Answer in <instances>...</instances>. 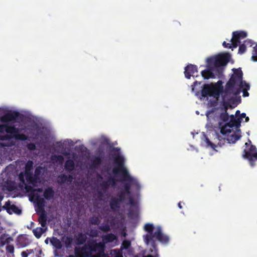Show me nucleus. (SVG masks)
<instances>
[{
    "label": "nucleus",
    "mask_w": 257,
    "mask_h": 257,
    "mask_svg": "<svg viewBox=\"0 0 257 257\" xmlns=\"http://www.w3.org/2000/svg\"><path fill=\"white\" fill-rule=\"evenodd\" d=\"M144 230L148 232L143 236L144 240L147 245H151L149 251L154 255H158V248L156 239L163 244H167L169 241L168 235L164 234L160 226H158L156 230L153 232L154 226L153 224L147 223L144 226Z\"/></svg>",
    "instance_id": "obj_1"
},
{
    "label": "nucleus",
    "mask_w": 257,
    "mask_h": 257,
    "mask_svg": "<svg viewBox=\"0 0 257 257\" xmlns=\"http://www.w3.org/2000/svg\"><path fill=\"white\" fill-rule=\"evenodd\" d=\"M116 238V236L110 233L102 236L104 242H96L95 240L88 241L81 248V257H93L92 252H97L99 255L103 254L105 248L104 243L111 242Z\"/></svg>",
    "instance_id": "obj_2"
},
{
    "label": "nucleus",
    "mask_w": 257,
    "mask_h": 257,
    "mask_svg": "<svg viewBox=\"0 0 257 257\" xmlns=\"http://www.w3.org/2000/svg\"><path fill=\"white\" fill-rule=\"evenodd\" d=\"M230 56L229 54H223L218 55L213 58L207 59L208 65L212 66L217 72L218 76L222 75L223 69L222 66H225L229 61Z\"/></svg>",
    "instance_id": "obj_3"
},
{
    "label": "nucleus",
    "mask_w": 257,
    "mask_h": 257,
    "mask_svg": "<svg viewBox=\"0 0 257 257\" xmlns=\"http://www.w3.org/2000/svg\"><path fill=\"white\" fill-rule=\"evenodd\" d=\"M232 70L233 74L226 84L225 92L237 95L240 93V90H235L234 88L235 85L242 80L243 73L240 68H234Z\"/></svg>",
    "instance_id": "obj_4"
},
{
    "label": "nucleus",
    "mask_w": 257,
    "mask_h": 257,
    "mask_svg": "<svg viewBox=\"0 0 257 257\" xmlns=\"http://www.w3.org/2000/svg\"><path fill=\"white\" fill-rule=\"evenodd\" d=\"M222 91V87H218L216 84H205L201 90L202 97H213L216 99L219 97Z\"/></svg>",
    "instance_id": "obj_5"
},
{
    "label": "nucleus",
    "mask_w": 257,
    "mask_h": 257,
    "mask_svg": "<svg viewBox=\"0 0 257 257\" xmlns=\"http://www.w3.org/2000/svg\"><path fill=\"white\" fill-rule=\"evenodd\" d=\"M229 121L223 125V122H219L218 125L220 128V133L223 135L231 133L233 127L238 128L240 126L241 118H236L233 115L229 116Z\"/></svg>",
    "instance_id": "obj_6"
},
{
    "label": "nucleus",
    "mask_w": 257,
    "mask_h": 257,
    "mask_svg": "<svg viewBox=\"0 0 257 257\" xmlns=\"http://www.w3.org/2000/svg\"><path fill=\"white\" fill-rule=\"evenodd\" d=\"M247 37V33L244 31H235L232 33V37L230 40V43H226L224 41L222 45L226 48H235L240 43L241 39H244Z\"/></svg>",
    "instance_id": "obj_7"
},
{
    "label": "nucleus",
    "mask_w": 257,
    "mask_h": 257,
    "mask_svg": "<svg viewBox=\"0 0 257 257\" xmlns=\"http://www.w3.org/2000/svg\"><path fill=\"white\" fill-rule=\"evenodd\" d=\"M242 157L247 159L251 167L255 165L254 162L257 161V150L255 146L250 145L248 149H244Z\"/></svg>",
    "instance_id": "obj_8"
},
{
    "label": "nucleus",
    "mask_w": 257,
    "mask_h": 257,
    "mask_svg": "<svg viewBox=\"0 0 257 257\" xmlns=\"http://www.w3.org/2000/svg\"><path fill=\"white\" fill-rule=\"evenodd\" d=\"M114 162L117 165V167L113 168L112 170L114 174L120 173L123 177L125 176V172L128 173L124 167V159L123 156L117 154L114 157Z\"/></svg>",
    "instance_id": "obj_9"
},
{
    "label": "nucleus",
    "mask_w": 257,
    "mask_h": 257,
    "mask_svg": "<svg viewBox=\"0 0 257 257\" xmlns=\"http://www.w3.org/2000/svg\"><path fill=\"white\" fill-rule=\"evenodd\" d=\"M19 115V112L17 111L7 112L0 117V120L3 123L14 121L18 118Z\"/></svg>",
    "instance_id": "obj_10"
},
{
    "label": "nucleus",
    "mask_w": 257,
    "mask_h": 257,
    "mask_svg": "<svg viewBox=\"0 0 257 257\" xmlns=\"http://www.w3.org/2000/svg\"><path fill=\"white\" fill-rule=\"evenodd\" d=\"M3 208L6 210L7 212L9 214H12L14 213L16 214L20 215L22 213V210L16 205H11L10 200H8L5 203V204L3 206Z\"/></svg>",
    "instance_id": "obj_11"
},
{
    "label": "nucleus",
    "mask_w": 257,
    "mask_h": 257,
    "mask_svg": "<svg viewBox=\"0 0 257 257\" xmlns=\"http://www.w3.org/2000/svg\"><path fill=\"white\" fill-rule=\"evenodd\" d=\"M209 66V69L201 71V75L205 79L215 78V75L218 76L217 72L216 70L212 66Z\"/></svg>",
    "instance_id": "obj_12"
},
{
    "label": "nucleus",
    "mask_w": 257,
    "mask_h": 257,
    "mask_svg": "<svg viewBox=\"0 0 257 257\" xmlns=\"http://www.w3.org/2000/svg\"><path fill=\"white\" fill-rule=\"evenodd\" d=\"M197 67L193 64H189L185 68L184 74L185 77L190 79L191 76L194 77L195 73H197Z\"/></svg>",
    "instance_id": "obj_13"
},
{
    "label": "nucleus",
    "mask_w": 257,
    "mask_h": 257,
    "mask_svg": "<svg viewBox=\"0 0 257 257\" xmlns=\"http://www.w3.org/2000/svg\"><path fill=\"white\" fill-rule=\"evenodd\" d=\"M124 181L130 182L132 186L134 187L137 190L140 189L141 186L138 180L131 177L128 173L125 172V176L122 177Z\"/></svg>",
    "instance_id": "obj_14"
},
{
    "label": "nucleus",
    "mask_w": 257,
    "mask_h": 257,
    "mask_svg": "<svg viewBox=\"0 0 257 257\" xmlns=\"http://www.w3.org/2000/svg\"><path fill=\"white\" fill-rule=\"evenodd\" d=\"M7 124H0V141L10 140L13 138L11 135L5 134Z\"/></svg>",
    "instance_id": "obj_15"
},
{
    "label": "nucleus",
    "mask_w": 257,
    "mask_h": 257,
    "mask_svg": "<svg viewBox=\"0 0 257 257\" xmlns=\"http://www.w3.org/2000/svg\"><path fill=\"white\" fill-rule=\"evenodd\" d=\"M235 101L234 98H231L229 99L228 101L224 100V97L223 100L221 102L220 109L224 112H227V110L229 107H231L230 103H234Z\"/></svg>",
    "instance_id": "obj_16"
},
{
    "label": "nucleus",
    "mask_w": 257,
    "mask_h": 257,
    "mask_svg": "<svg viewBox=\"0 0 257 257\" xmlns=\"http://www.w3.org/2000/svg\"><path fill=\"white\" fill-rule=\"evenodd\" d=\"M73 179V178L71 175H66L65 174H62L58 177V183L60 184H62L68 182L71 183Z\"/></svg>",
    "instance_id": "obj_17"
},
{
    "label": "nucleus",
    "mask_w": 257,
    "mask_h": 257,
    "mask_svg": "<svg viewBox=\"0 0 257 257\" xmlns=\"http://www.w3.org/2000/svg\"><path fill=\"white\" fill-rule=\"evenodd\" d=\"M121 202L116 197H112L109 202V206L112 210L114 211L120 208Z\"/></svg>",
    "instance_id": "obj_18"
},
{
    "label": "nucleus",
    "mask_w": 257,
    "mask_h": 257,
    "mask_svg": "<svg viewBox=\"0 0 257 257\" xmlns=\"http://www.w3.org/2000/svg\"><path fill=\"white\" fill-rule=\"evenodd\" d=\"M47 221V215L46 211L43 209L40 213L38 218V221L43 227L46 226Z\"/></svg>",
    "instance_id": "obj_19"
},
{
    "label": "nucleus",
    "mask_w": 257,
    "mask_h": 257,
    "mask_svg": "<svg viewBox=\"0 0 257 257\" xmlns=\"http://www.w3.org/2000/svg\"><path fill=\"white\" fill-rule=\"evenodd\" d=\"M87 236L81 232L79 233L75 238V243L77 245L83 244L86 241Z\"/></svg>",
    "instance_id": "obj_20"
},
{
    "label": "nucleus",
    "mask_w": 257,
    "mask_h": 257,
    "mask_svg": "<svg viewBox=\"0 0 257 257\" xmlns=\"http://www.w3.org/2000/svg\"><path fill=\"white\" fill-rule=\"evenodd\" d=\"M43 196L48 200L52 199L54 196V191L53 188L51 187L46 188L44 190Z\"/></svg>",
    "instance_id": "obj_21"
},
{
    "label": "nucleus",
    "mask_w": 257,
    "mask_h": 257,
    "mask_svg": "<svg viewBox=\"0 0 257 257\" xmlns=\"http://www.w3.org/2000/svg\"><path fill=\"white\" fill-rule=\"evenodd\" d=\"M64 167L67 172H71L74 170V162L72 159H68L65 162Z\"/></svg>",
    "instance_id": "obj_22"
},
{
    "label": "nucleus",
    "mask_w": 257,
    "mask_h": 257,
    "mask_svg": "<svg viewBox=\"0 0 257 257\" xmlns=\"http://www.w3.org/2000/svg\"><path fill=\"white\" fill-rule=\"evenodd\" d=\"M225 136H227V141L228 143H234L237 140H238L241 137L240 135L236 134L235 133H234L230 136H229V134H227Z\"/></svg>",
    "instance_id": "obj_23"
},
{
    "label": "nucleus",
    "mask_w": 257,
    "mask_h": 257,
    "mask_svg": "<svg viewBox=\"0 0 257 257\" xmlns=\"http://www.w3.org/2000/svg\"><path fill=\"white\" fill-rule=\"evenodd\" d=\"M13 240V239L12 237L7 236V235L2 234L0 236V245L4 246L6 244H9Z\"/></svg>",
    "instance_id": "obj_24"
},
{
    "label": "nucleus",
    "mask_w": 257,
    "mask_h": 257,
    "mask_svg": "<svg viewBox=\"0 0 257 257\" xmlns=\"http://www.w3.org/2000/svg\"><path fill=\"white\" fill-rule=\"evenodd\" d=\"M102 162V158L100 156L95 157L92 161H91V168H97L99 166H100Z\"/></svg>",
    "instance_id": "obj_25"
},
{
    "label": "nucleus",
    "mask_w": 257,
    "mask_h": 257,
    "mask_svg": "<svg viewBox=\"0 0 257 257\" xmlns=\"http://www.w3.org/2000/svg\"><path fill=\"white\" fill-rule=\"evenodd\" d=\"M25 175L26 177V179L29 183L35 184V183L38 182L36 179L34 178V175H33L32 172L25 173Z\"/></svg>",
    "instance_id": "obj_26"
},
{
    "label": "nucleus",
    "mask_w": 257,
    "mask_h": 257,
    "mask_svg": "<svg viewBox=\"0 0 257 257\" xmlns=\"http://www.w3.org/2000/svg\"><path fill=\"white\" fill-rule=\"evenodd\" d=\"M219 119L220 120V122H223V125H224V122H227L229 119V116L227 112L223 111L221 112L219 116Z\"/></svg>",
    "instance_id": "obj_27"
},
{
    "label": "nucleus",
    "mask_w": 257,
    "mask_h": 257,
    "mask_svg": "<svg viewBox=\"0 0 257 257\" xmlns=\"http://www.w3.org/2000/svg\"><path fill=\"white\" fill-rule=\"evenodd\" d=\"M44 231L45 230L41 227H37L33 230L34 235L37 238H40Z\"/></svg>",
    "instance_id": "obj_28"
},
{
    "label": "nucleus",
    "mask_w": 257,
    "mask_h": 257,
    "mask_svg": "<svg viewBox=\"0 0 257 257\" xmlns=\"http://www.w3.org/2000/svg\"><path fill=\"white\" fill-rule=\"evenodd\" d=\"M43 168L41 166L37 167L35 170L34 178L36 179L38 182H39L40 179V175L42 173Z\"/></svg>",
    "instance_id": "obj_29"
},
{
    "label": "nucleus",
    "mask_w": 257,
    "mask_h": 257,
    "mask_svg": "<svg viewBox=\"0 0 257 257\" xmlns=\"http://www.w3.org/2000/svg\"><path fill=\"white\" fill-rule=\"evenodd\" d=\"M63 241L67 248L70 247L73 242V238L70 236L63 238Z\"/></svg>",
    "instance_id": "obj_30"
},
{
    "label": "nucleus",
    "mask_w": 257,
    "mask_h": 257,
    "mask_svg": "<svg viewBox=\"0 0 257 257\" xmlns=\"http://www.w3.org/2000/svg\"><path fill=\"white\" fill-rule=\"evenodd\" d=\"M239 88L237 89L236 90H239L240 91V89L244 90H248L249 89L250 86L249 84L247 83L245 81H242V80L239 82Z\"/></svg>",
    "instance_id": "obj_31"
},
{
    "label": "nucleus",
    "mask_w": 257,
    "mask_h": 257,
    "mask_svg": "<svg viewBox=\"0 0 257 257\" xmlns=\"http://www.w3.org/2000/svg\"><path fill=\"white\" fill-rule=\"evenodd\" d=\"M33 162L32 161L29 160L25 165V173L32 172L33 168Z\"/></svg>",
    "instance_id": "obj_32"
},
{
    "label": "nucleus",
    "mask_w": 257,
    "mask_h": 257,
    "mask_svg": "<svg viewBox=\"0 0 257 257\" xmlns=\"http://www.w3.org/2000/svg\"><path fill=\"white\" fill-rule=\"evenodd\" d=\"M37 202L38 206L40 208L42 209V210L43 209H44V207L45 206V202L44 198H41L39 196H38L37 198Z\"/></svg>",
    "instance_id": "obj_33"
},
{
    "label": "nucleus",
    "mask_w": 257,
    "mask_h": 257,
    "mask_svg": "<svg viewBox=\"0 0 257 257\" xmlns=\"http://www.w3.org/2000/svg\"><path fill=\"white\" fill-rule=\"evenodd\" d=\"M124 190L122 191L125 192L127 195H130L131 194V184L130 182H127L124 184Z\"/></svg>",
    "instance_id": "obj_34"
},
{
    "label": "nucleus",
    "mask_w": 257,
    "mask_h": 257,
    "mask_svg": "<svg viewBox=\"0 0 257 257\" xmlns=\"http://www.w3.org/2000/svg\"><path fill=\"white\" fill-rule=\"evenodd\" d=\"M89 222L91 224L98 225L100 222V220L98 217L93 216L89 219Z\"/></svg>",
    "instance_id": "obj_35"
},
{
    "label": "nucleus",
    "mask_w": 257,
    "mask_h": 257,
    "mask_svg": "<svg viewBox=\"0 0 257 257\" xmlns=\"http://www.w3.org/2000/svg\"><path fill=\"white\" fill-rule=\"evenodd\" d=\"M53 245L57 248L60 249L62 247L61 242L57 238H54L53 241H51Z\"/></svg>",
    "instance_id": "obj_36"
},
{
    "label": "nucleus",
    "mask_w": 257,
    "mask_h": 257,
    "mask_svg": "<svg viewBox=\"0 0 257 257\" xmlns=\"http://www.w3.org/2000/svg\"><path fill=\"white\" fill-rule=\"evenodd\" d=\"M100 186L104 192H106L110 186L107 180L103 181Z\"/></svg>",
    "instance_id": "obj_37"
},
{
    "label": "nucleus",
    "mask_w": 257,
    "mask_h": 257,
    "mask_svg": "<svg viewBox=\"0 0 257 257\" xmlns=\"http://www.w3.org/2000/svg\"><path fill=\"white\" fill-rule=\"evenodd\" d=\"M125 195H127L125 192L122 190L117 194V199L121 202H123L125 200Z\"/></svg>",
    "instance_id": "obj_38"
},
{
    "label": "nucleus",
    "mask_w": 257,
    "mask_h": 257,
    "mask_svg": "<svg viewBox=\"0 0 257 257\" xmlns=\"http://www.w3.org/2000/svg\"><path fill=\"white\" fill-rule=\"evenodd\" d=\"M217 139L218 141V145L220 147L223 146L227 141V138H223L220 136H217Z\"/></svg>",
    "instance_id": "obj_39"
},
{
    "label": "nucleus",
    "mask_w": 257,
    "mask_h": 257,
    "mask_svg": "<svg viewBox=\"0 0 257 257\" xmlns=\"http://www.w3.org/2000/svg\"><path fill=\"white\" fill-rule=\"evenodd\" d=\"M15 126L14 125H8L7 124V126L6 128V132L7 134H8V135L12 136L13 131L15 130V129H14Z\"/></svg>",
    "instance_id": "obj_40"
},
{
    "label": "nucleus",
    "mask_w": 257,
    "mask_h": 257,
    "mask_svg": "<svg viewBox=\"0 0 257 257\" xmlns=\"http://www.w3.org/2000/svg\"><path fill=\"white\" fill-rule=\"evenodd\" d=\"M252 54V60L257 61V44L253 47Z\"/></svg>",
    "instance_id": "obj_41"
},
{
    "label": "nucleus",
    "mask_w": 257,
    "mask_h": 257,
    "mask_svg": "<svg viewBox=\"0 0 257 257\" xmlns=\"http://www.w3.org/2000/svg\"><path fill=\"white\" fill-rule=\"evenodd\" d=\"M99 229L103 232H108L110 230V228L108 224L106 223L99 226Z\"/></svg>",
    "instance_id": "obj_42"
},
{
    "label": "nucleus",
    "mask_w": 257,
    "mask_h": 257,
    "mask_svg": "<svg viewBox=\"0 0 257 257\" xmlns=\"http://www.w3.org/2000/svg\"><path fill=\"white\" fill-rule=\"evenodd\" d=\"M109 186L114 187L116 185V180L114 177H110L107 180Z\"/></svg>",
    "instance_id": "obj_43"
},
{
    "label": "nucleus",
    "mask_w": 257,
    "mask_h": 257,
    "mask_svg": "<svg viewBox=\"0 0 257 257\" xmlns=\"http://www.w3.org/2000/svg\"><path fill=\"white\" fill-rule=\"evenodd\" d=\"M246 47L245 44H242L239 45L238 49V53L240 54H243L246 51Z\"/></svg>",
    "instance_id": "obj_44"
},
{
    "label": "nucleus",
    "mask_w": 257,
    "mask_h": 257,
    "mask_svg": "<svg viewBox=\"0 0 257 257\" xmlns=\"http://www.w3.org/2000/svg\"><path fill=\"white\" fill-rule=\"evenodd\" d=\"M28 139V137L24 134H20L19 135H17L16 140L21 141H26Z\"/></svg>",
    "instance_id": "obj_45"
},
{
    "label": "nucleus",
    "mask_w": 257,
    "mask_h": 257,
    "mask_svg": "<svg viewBox=\"0 0 257 257\" xmlns=\"http://www.w3.org/2000/svg\"><path fill=\"white\" fill-rule=\"evenodd\" d=\"M205 142L207 146L210 147L213 149H215L216 147V146L212 143L207 137H205Z\"/></svg>",
    "instance_id": "obj_46"
},
{
    "label": "nucleus",
    "mask_w": 257,
    "mask_h": 257,
    "mask_svg": "<svg viewBox=\"0 0 257 257\" xmlns=\"http://www.w3.org/2000/svg\"><path fill=\"white\" fill-rule=\"evenodd\" d=\"M210 106L214 107V108H212V109L210 111V112L213 113L216 110H217L218 109V108L215 107L217 104V99L216 100H215L213 101L210 102Z\"/></svg>",
    "instance_id": "obj_47"
},
{
    "label": "nucleus",
    "mask_w": 257,
    "mask_h": 257,
    "mask_svg": "<svg viewBox=\"0 0 257 257\" xmlns=\"http://www.w3.org/2000/svg\"><path fill=\"white\" fill-rule=\"evenodd\" d=\"M27 149L30 151H34L36 149V147L35 144L30 143L27 145Z\"/></svg>",
    "instance_id": "obj_48"
},
{
    "label": "nucleus",
    "mask_w": 257,
    "mask_h": 257,
    "mask_svg": "<svg viewBox=\"0 0 257 257\" xmlns=\"http://www.w3.org/2000/svg\"><path fill=\"white\" fill-rule=\"evenodd\" d=\"M25 188L27 192H34L36 191L32 186L27 184H25Z\"/></svg>",
    "instance_id": "obj_49"
},
{
    "label": "nucleus",
    "mask_w": 257,
    "mask_h": 257,
    "mask_svg": "<svg viewBox=\"0 0 257 257\" xmlns=\"http://www.w3.org/2000/svg\"><path fill=\"white\" fill-rule=\"evenodd\" d=\"M131 245V242L128 240H124L122 242L121 246L124 249H127Z\"/></svg>",
    "instance_id": "obj_50"
},
{
    "label": "nucleus",
    "mask_w": 257,
    "mask_h": 257,
    "mask_svg": "<svg viewBox=\"0 0 257 257\" xmlns=\"http://www.w3.org/2000/svg\"><path fill=\"white\" fill-rule=\"evenodd\" d=\"M14 129L15 130L13 131L12 136L13 137V138H15L16 139L17 135H19L20 131L18 128L16 127V126H15Z\"/></svg>",
    "instance_id": "obj_51"
},
{
    "label": "nucleus",
    "mask_w": 257,
    "mask_h": 257,
    "mask_svg": "<svg viewBox=\"0 0 257 257\" xmlns=\"http://www.w3.org/2000/svg\"><path fill=\"white\" fill-rule=\"evenodd\" d=\"M25 176V173H24L23 172H21L19 175V179L20 182L23 184H25V180L24 179Z\"/></svg>",
    "instance_id": "obj_52"
},
{
    "label": "nucleus",
    "mask_w": 257,
    "mask_h": 257,
    "mask_svg": "<svg viewBox=\"0 0 257 257\" xmlns=\"http://www.w3.org/2000/svg\"><path fill=\"white\" fill-rule=\"evenodd\" d=\"M6 250L9 253H13L14 252V247L13 245H8L6 247Z\"/></svg>",
    "instance_id": "obj_53"
},
{
    "label": "nucleus",
    "mask_w": 257,
    "mask_h": 257,
    "mask_svg": "<svg viewBox=\"0 0 257 257\" xmlns=\"http://www.w3.org/2000/svg\"><path fill=\"white\" fill-rule=\"evenodd\" d=\"M90 235L92 237H97L98 235V233L97 230L91 229L90 231Z\"/></svg>",
    "instance_id": "obj_54"
},
{
    "label": "nucleus",
    "mask_w": 257,
    "mask_h": 257,
    "mask_svg": "<svg viewBox=\"0 0 257 257\" xmlns=\"http://www.w3.org/2000/svg\"><path fill=\"white\" fill-rule=\"evenodd\" d=\"M54 157L55 158V159L57 161H58L60 163H62L64 160V158L61 155L55 156H54Z\"/></svg>",
    "instance_id": "obj_55"
},
{
    "label": "nucleus",
    "mask_w": 257,
    "mask_h": 257,
    "mask_svg": "<svg viewBox=\"0 0 257 257\" xmlns=\"http://www.w3.org/2000/svg\"><path fill=\"white\" fill-rule=\"evenodd\" d=\"M243 44H245V46H248L249 47H251L252 45V42L250 40H246L244 41V43Z\"/></svg>",
    "instance_id": "obj_56"
},
{
    "label": "nucleus",
    "mask_w": 257,
    "mask_h": 257,
    "mask_svg": "<svg viewBox=\"0 0 257 257\" xmlns=\"http://www.w3.org/2000/svg\"><path fill=\"white\" fill-rule=\"evenodd\" d=\"M129 202H130V203L131 205H135V201H134V198L132 197H130Z\"/></svg>",
    "instance_id": "obj_57"
},
{
    "label": "nucleus",
    "mask_w": 257,
    "mask_h": 257,
    "mask_svg": "<svg viewBox=\"0 0 257 257\" xmlns=\"http://www.w3.org/2000/svg\"><path fill=\"white\" fill-rule=\"evenodd\" d=\"M21 255L22 257H28L29 253H27L26 251H22Z\"/></svg>",
    "instance_id": "obj_58"
},
{
    "label": "nucleus",
    "mask_w": 257,
    "mask_h": 257,
    "mask_svg": "<svg viewBox=\"0 0 257 257\" xmlns=\"http://www.w3.org/2000/svg\"><path fill=\"white\" fill-rule=\"evenodd\" d=\"M242 90L243 91V96L244 97L248 96L249 95V93L247 92V90Z\"/></svg>",
    "instance_id": "obj_59"
},
{
    "label": "nucleus",
    "mask_w": 257,
    "mask_h": 257,
    "mask_svg": "<svg viewBox=\"0 0 257 257\" xmlns=\"http://www.w3.org/2000/svg\"><path fill=\"white\" fill-rule=\"evenodd\" d=\"M144 253H139L134 255V257H143Z\"/></svg>",
    "instance_id": "obj_60"
},
{
    "label": "nucleus",
    "mask_w": 257,
    "mask_h": 257,
    "mask_svg": "<svg viewBox=\"0 0 257 257\" xmlns=\"http://www.w3.org/2000/svg\"><path fill=\"white\" fill-rule=\"evenodd\" d=\"M26 251L27 252V253H29V255L32 253H34L33 249H27V250H26Z\"/></svg>",
    "instance_id": "obj_61"
},
{
    "label": "nucleus",
    "mask_w": 257,
    "mask_h": 257,
    "mask_svg": "<svg viewBox=\"0 0 257 257\" xmlns=\"http://www.w3.org/2000/svg\"><path fill=\"white\" fill-rule=\"evenodd\" d=\"M246 117V114L245 113H242L241 114H240V116L239 118H241V119L242 118H244V117Z\"/></svg>",
    "instance_id": "obj_62"
},
{
    "label": "nucleus",
    "mask_w": 257,
    "mask_h": 257,
    "mask_svg": "<svg viewBox=\"0 0 257 257\" xmlns=\"http://www.w3.org/2000/svg\"><path fill=\"white\" fill-rule=\"evenodd\" d=\"M119 151V149L118 148H113L112 150V152L113 151L118 152Z\"/></svg>",
    "instance_id": "obj_63"
},
{
    "label": "nucleus",
    "mask_w": 257,
    "mask_h": 257,
    "mask_svg": "<svg viewBox=\"0 0 257 257\" xmlns=\"http://www.w3.org/2000/svg\"><path fill=\"white\" fill-rule=\"evenodd\" d=\"M143 257H155V256L152 255V254H149V255H145L144 254Z\"/></svg>",
    "instance_id": "obj_64"
}]
</instances>
